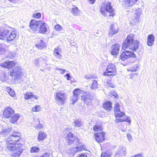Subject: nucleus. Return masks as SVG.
Masks as SVG:
<instances>
[{
    "label": "nucleus",
    "mask_w": 157,
    "mask_h": 157,
    "mask_svg": "<svg viewBox=\"0 0 157 157\" xmlns=\"http://www.w3.org/2000/svg\"><path fill=\"white\" fill-rule=\"evenodd\" d=\"M134 35L131 34L128 36L122 44V48L124 49H129L136 51L139 47V42L137 40H134Z\"/></svg>",
    "instance_id": "obj_1"
},
{
    "label": "nucleus",
    "mask_w": 157,
    "mask_h": 157,
    "mask_svg": "<svg viewBox=\"0 0 157 157\" xmlns=\"http://www.w3.org/2000/svg\"><path fill=\"white\" fill-rule=\"evenodd\" d=\"M101 13L104 16H107L106 13L108 12L110 13L109 16H113L114 13H113L114 10L111 5L110 2H103L100 8Z\"/></svg>",
    "instance_id": "obj_2"
},
{
    "label": "nucleus",
    "mask_w": 157,
    "mask_h": 157,
    "mask_svg": "<svg viewBox=\"0 0 157 157\" xmlns=\"http://www.w3.org/2000/svg\"><path fill=\"white\" fill-rule=\"evenodd\" d=\"M22 69L19 67H14L12 71H10V75L12 77L14 80L19 79L22 75Z\"/></svg>",
    "instance_id": "obj_3"
},
{
    "label": "nucleus",
    "mask_w": 157,
    "mask_h": 157,
    "mask_svg": "<svg viewBox=\"0 0 157 157\" xmlns=\"http://www.w3.org/2000/svg\"><path fill=\"white\" fill-rule=\"evenodd\" d=\"M116 71V69L115 65L110 63L107 66L106 70L103 73V75L105 76L113 75L115 74Z\"/></svg>",
    "instance_id": "obj_4"
},
{
    "label": "nucleus",
    "mask_w": 157,
    "mask_h": 157,
    "mask_svg": "<svg viewBox=\"0 0 157 157\" xmlns=\"http://www.w3.org/2000/svg\"><path fill=\"white\" fill-rule=\"evenodd\" d=\"M20 135V133L17 132H13L12 134L9 136L6 140L16 144L21 139Z\"/></svg>",
    "instance_id": "obj_5"
},
{
    "label": "nucleus",
    "mask_w": 157,
    "mask_h": 157,
    "mask_svg": "<svg viewBox=\"0 0 157 157\" xmlns=\"http://www.w3.org/2000/svg\"><path fill=\"white\" fill-rule=\"evenodd\" d=\"M70 132V128H66L63 131V133L64 134L67 133V136L65 138L67 140L68 145H70L72 144L74 140L73 134Z\"/></svg>",
    "instance_id": "obj_6"
},
{
    "label": "nucleus",
    "mask_w": 157,
    "mask_h": 157,
    "mask_svg": "<svg viewBox=\"0 0 157 157\" xmlns=\"http://www.w3.org/2000/svg\"><path fill=\"white\" fill-rule=\"evenodd\" d=\"M66 99V96L64 93L59 92L56 94L55 100L58 104H63L65 102Z\"/></svg>",
    "instance_id": "obj_7"
},
{
    "label": "nucleus",
    "mask_w": 157,
    "mask_h": 157,
    "mask_svg": "<svg viewBox=\"0 0 157 157\" xmlns=\"http://www.w3.org/2000/svg\"><path fill=\"white\" fill-rule=\"evenodd\" d=\"M40 21H37L35 20H32L29 24L30 31L33 33L38 32Z\"/></svg>",
    "instance_id": "obj_8"
},
{
    "label": "nucleus",
    "mask_w": 157,
    "mask_h": 157,
    "mask_svg": "<svg viewBox=\"0 0 157 157\" xmlns=\"http://www.w3.org/2000/svg\"><path fill=\"white\" fill-rule=\"evenodd\" d=\"M135 57V54L130 51L125 50L121 54L120 58L121 60L124 61L125 59Z\"/></svg>",
    "instance_id": "obj_9"
},
{
    "label": "nucleus",
    "mask_w": 157,
    "mask_h": 157,
    "mask_svg": "<svg viewBox=\"0 0 157 157\" xmlns=\"http://www.w3.org/2000/svg\"><path fill=\"white\" fill-rule=\"evenodd\" d=\"M142 10L140 9H138L135 10L134 16L132 17L131 22L134 24L139 23L140 22V16L142 13Z\"/></svg>",
    "instance_id": "obj_10"
},
{
    "label": "nucleus",
    "mask_w": 157,
    "mask_h": 157,
    "mask_svg": "<svg viewBox=\"0 0 157 157\" xmlns=\"http://www.w3.org/2000/svg\"><path fill=\"white\" fill-rule=\"evenodd\" d=\"M10 28L8 26H6L0 28V39L3 40L5 39L6 35L9 33V29Z\"/></svg>",
    "instance_id": "obj_11"
},
{
    "label": "nucleus",
    "mask_w": 157,
    "mask_h": 157,
    "mask_svg": "<svg viewBox=\"0 0 157 157\" xmlns=\"http://www.w3.org/2000/svg\"><path fill=\"white\" fill-rule=\"evenodd\" d=\"M14 113L13 109L10 107H8L5 109L3 115L5 118H9L11 115H13Z\"/></svg>",
    "instance_id": "obj_12"
},
{
    "label": "nucleus",
    "mask_w": 157,
    "mask_h": 157,
    "mask_svg": "<svg viewBox=\"0 0 157 157\" xmlns=\"http://www.w3.org/2000/svg\"><path fill=\"white\" fill-rule=\"evenodd\" d=\"M17 148L14 150L13 153L12 154V156L14 157H19L23 151L22 146L20 144L17 146Z\"/></svg>",
    "instance_id": "obj_13"
},
{
    "label": "nucleus",
    "mask_w": 157,
    "mask_h": 157,
    "mask_svg": "<svg viewBox=\"0 0 157 157\" xmlns=\"http://www.w3.org/2000/svg\"><path fill=\"white\" fill-rule=\"evenodd\" d=\"M105 135V133L100 132L94 134L95 138L96 141L98 143L104 141L105 138L104 136Z\"/></svg>",
    "instance_id": "obj_14"
},
{
    "label": "nucleus",
    "mask_w": 157,
    "mask_h": 157,
    "mask_svg": "<svg viewBox=\"0 0 157 157\" xmlns=\"http://www.w3.org/2000/svg\"><path fill=\"white\" fill-rule=\"evenodd\" d=\"M91 98L90 94L88 92H84L81 97L82 100L86 104H88L91 103Z\"/></svg>",
    "instance_id": "obj_15"
},
{
    "label": "nucleus",
    "mask_w": 157,
    "mask_h": 157,
    "mask_svg": "<svg viewBox=\"0 0 157 157\" xmlns=\"http://www.w3.org/2000/svg\"><path fill=\"white\" fill-rule=\"evenodd\" d=\"M47 25L45 22L40 20L39 32L42 34H44L47 31Z\"/></svg>",
    "instance_id": "obj_16"
},
{
    "label": "nucleus",
    "mask_w": 157,
    "mask_h": 157,
    "mask_svg": "<svg viewBox=\"0 0 157 157\" xmlns=\"http://www.w3.org/2000/svg\"><path fill=\"white\" fill-rule=\"evenodd\" d=\"M120 49V46L119 44L113 45L111 49V54L113 56H116L118 55Z\"/></svg>",
    "instance_id": "obj_17"
},
{
    "label": "nucleus",
    "mask_w": 157,
    "mask_h": 157,
    "mask_svg": "<svg viewBox=\"0 0 157 157\" xmlns=\"http://www.w3.org/2000/svg\"><path fill=\"white\" fill-rule=\"evenodd\" d=\"M138 0H122V4L125 7L132 6L137 2Z\"/></svg>",
    "instance_id": "obj_18"
},
{
    "label": "nucleus",
    "mask_w": 157,
    "mask_h": 157,
    "mask_svg": "<svg viewBox=\"0 0 157 157\" xmlns=\"http://www.w3.org/2000/svg\"><path fill=\"white\" fill-rule=\"evenodd\" d=\"M6 148L10 151H13L16 148H17V146L19 145V144H16L12 142H9L6 140Z\"/></svg>",
    "instance_id": "obj_19"
},
{
    "label": "nucleus",
    "mask_w": 157,
    "mask_h": 157,
    "mask_svg": "<svg viewBox=\"0 0 157 157\" xmlns=\"http://www.w3.org/2000/svg\"><path fill=\"white\" fill-rule=\"evenodd\" d=\"M17 36L16 32L15 31H11L10 32L9 30V33L6 35L5 37L6 41H10L13 40Z\"/></svg>",
    "instance_id": "obj_20"
},
{
    "label": "nucleus",
    "mask_w": 157,
    "mask_h": 157,
    "mask_svg": "<svg viewBox=\"0 0 157 157\" xmlns=\"http://www.w3.org/2000/svg\"><path fill=\"white\" fill-rule=\"evenodd\" d=\"M34 63L35 64V66L36 67H37L38 68L40 67H44V64L45 63V61L44 59L40 58L37 59H36L34 61Z\"/></svg>",
    "instance_id": "obj_21"
},
{
    "label": "nucleus",
    "mask_w": 157,
    "mask_h": 157,
    "mask_svg": "<svg viewBox=\"0 0 157 157\" xmlns=\"http://www.w3.org/2000/svg\"><path fill=\"white\" fill-rule=\"evenodd\" d=\"M15 64V62L13 61H8L1 63V66L6 68H10L13 67Z\"/></svg>",
    "instance_id": "obj_22"
},
{
    "label": "nucleus",
    "mask_w": 157,
    "mask_h": 157,
    "mask_svg": "<svg viewBox=\"0 0 157 157\" xmlns=\"http://www.w3.org/2000/svg\"><path fill=\"white\" fill-rule=\"evenodd\" d=\"M20 117V116L18 114L13 113V115H11L9 118L10 122L12 123H16Z\"/></svg>",
    "instance_id": "obj_23"
},
{
    "label": "nucleus",
    "mask_w": 157,
    "mask_h": 157,
    "mask_svg": "<svg viewBox=\"0 0 157 157\" xmlns=\"http://www.w3.org/2000/svg\"><path fill=\"white\" fill-rule=\"evenodd\" d=\"M118 30L117 27H116L115 25H112L110 27L109 35V36H113L114 34L118 33Z\"/></svg>",
    "instance_id": "obj_24"
},
{
    "label": "nucleus",
    "mask_w": 157,
    "mask_h": 157,
    "mask_svg": "<svg viewBox=\"0 0 157 157\" xmlns=\"http://www.w3.org/2000/svg\"><path fill=\"white\" fill-rule=\"evenodd\" d=\"M62 50L61 49L57 47L55 49L54 51V55L57 58L59 59H61L62 57L61 56Z\"/></svg>",
    "instance_id": "obj_25"
},
{
    "label": "nucleus",
    "mask_w": 157,
    "mask_h": 157,
    "mask_svg": "<svg viewBox=\"0 0 157 157\" xmlns=\"http://www.w3.org/2000/svg\"><path fill=\"white\" fill-rule=\"evenodd\" d=\"M155 40V37L153 34L149 35L147 38V44L149 46H151L152 45Z\"/></svg>",
    "instance_id": "obj_26"
},
{
    "label": "nucleus",
    "mask_w": 157,
    "mask_h": 157,
    "mask_svg": "<svg viewBox=\"0 0 157 157\" xmlns=\"http://www.w3.org/2000/svg\"><path fill=\"white\" fill-rule=\"evenodd\" d=\"M103 107L105 110H110L112 108V103L110 101H106L103 104Z\"/></svg>",
    "instance_id": "obj_27"
},
{
    "label": "nucleus",
    "mask_w": 157,
    "mask_h": 157,
    "mask_svg": "<svg viewBox=\"0 0 157 157\" xmlns=\"http://www.w3.org/2000/svg\"><path fill=\"white\" fill-rule=\"evenodd\" d=\"M73 126L75 127H81L83 125V123L80 119L74 120L72 123Z\"/></svg>",
    "instance_id": "obj_28"
},
{
    "label": "nucleus",
    "mask_w": 157,
    "mask_h": 157,
    "mask_svg": "<svg viewBox=\"0 0 157 157\" xmlns=\"http://www.w3.org/2000/svg\"><path fill=\"white\" fill-rule=\"evenodd\" d=\"M47 136V134L45 132L42 131H40L38 133V140H42L45 139Z\"/></svg>",
    "instance_id": "obj_29"
},
{
    "label": "nucleus",
    "mask_w": 157,
    "mask_h": 157,
    "mask_svg": "<svg viewBox=\"0 0 157 157\" xmlns=\"http://www.w3.org/2000/svg\"><path fill=\"white\" fill-rule=\"evenodd\" d=\"M25 99H32L33 98H35L37 99L38 97L37 96L33 95L31 93H28L25 94Z\"/></svg>",
    "instance_id": "obj_30"
},
{
    "label": "nucleus",
    "mask_w": 157,
    "mask_h": 157,
    "mask_svg": "<svg viewBox=\"0 0 157 157\" xmlns=\"http://www.w3.org/2000/svg\"><path fill=\"white\" fill-rule=\"evenodd\" d=\"M86 148V146L84 145H82L80 146H78L76 147H74L73 149H74V152H77L78 151H82L85 149Z\"/></svg>",
    "instance_id": "obj_31"
},
{
    "label": "nucleus",
    "mask_w": 157,
    "mask_h": 157,
    "mask_svg": "<svg viewBox=\"0 0 157 157\" xmlns=\"http://www.w3.org/2000/svg\"><path fill=\"white\" fill-rule=\"evenodd\" d=\"M98 84L96 80H94L90 86V88L92 90H95L98 88Z\"/></svg>",
    "instance_id": "obj_32"
},
{
    "label": "nucleus",
    "mask_w": 157,
    "mask_h": 157,
    "mask_svg": "<svg viewBox=\"0 0 157 157\" xmlns=\"http://www.w3.org/2000/svg\"><path fill=\"white\" fill-rule=\"evenodd\" d=\"M127 121L128 122L130 123L131 122V120H130V118L129 117H127L126 119H116L115 120V122L116 123H119L120 122H122L124 121Z\"/></svg>",
    "instance_id": "obj_33"
},
{
    "label": "nucleus",
    "mask_w": 157,
    "mask_h": 157,
    "mask_svg": "<svg viewBox=\"0 0 157 157\" xmlns=\"http://www.w3.org/2000/svg\"><path fill=\"white\" fill-rule=\"evenodd\" d=\"M71 13L75 15H78L79 13V11L77 7L73 8L72 9L71 11Z\"/></svg>",
    "instance_id": "obj_34"
},
{
    "label": "nucleus",
    "mask_w": 157,
    "mask_h": 157,
    "mask_svg": "<svg viewBox=\"0 0 157 157\" xmlns=\"http://www.w3.org/2000/svg\"><path fill=\"white\" fill-rule=\"evenodd\" d=\"M124 115L125 113L124 112H121L120 111L115 112V115L116 117H122Z\"/></svg>",
    "instance_id": "obj_35"
},
{
    "label": "nucleus",
    "mask_w": 157,
    "mask_h": 157,
    "mask_svg": "<svg viewBox=\"0 0 157 157\" xmlns=\"http://www.w3.org/2000/svg\"><path fill=\"white\" fill-rule=\"evenodd\" d=\"M82 91L79 89H76L73 92V95L76 96L78 97H79L80 96V94L81 93Z\"/></svg>",
    "instance_id": "obj_36"
},
{
    "label": "nucleus",
    "mask_w": 157,
    "mask_h": 157,
    "mask_svg": "<svg viewBox=\"0 0 157 157\" xmlns=\"http://www.w3.org/2000/svg\"><path fill=\"white\" fill-rule=\"evenodd\" d=\"M139 69V65L138 64L136 65L132 68H130L127 69V70L128 71H136L138 70Z\"/></svg>",
    "instance_id": "obj_37"
},
{
    "label": "nucleus",
    "mask_w": 157,
    "mask_h": 157,
    "mask_svg": "<svg viewBox=\"0 0 157 157\" xmlns=\"http://www.w3.org/2000/svg\"><path fill=\"white\" fill-rule=\"evenodd\" d=\"M40 151V149L37 147L33 146L31 147L30 150L31 153H38Z\"/></svg>",
    "instance_id": "obj_38"
},
{
    "label": "nucleus",
    "mask_w": 157,
    "mask_h": 157,
    "mask_svg": "<svg viewBox=\"0 0 157 157\" xmlns=\"http://www.w3.org/2000/svg\"><path fill=\"white\" fill-rule=\"evenodd\" d=\"M102 129L101 125H97L94 126L93 127V129L95 132L101 131Z\"/></svg>",
    "instance_id": "obj_39"
},
{
    "label": "nucleus",
    "mask_w": 157,
    "mask_h": 157,
    "mask_svg": "<svg viewBox=\"0 0 157 157\" xmlns=\"http://www.w3.org/2000/svg\"><path fill=\"white\" fill-rule=\"evenodd\" d=\"M36 46L38 48L41 49L44 47L45 44L43 41L41 40L39 44H36Z\"/></svg>",
    "instance_id": "obj_40"
},
{
    "label": "nucleus",
    "mask_w": 157,
    "mask_h": 157,
    "mask_svg": "<svg viewBox=\"0 0 157 157\" xmlns=\"http://www.w3.org/2000/svg\"><path fill=\"white\" fill-rule=\"evenodd\" d=\"M120 106L119 103L117 102H115L114 106L115 112L120 111Z\"/></svg>",
    "instance_id": "obj_41"
},
{
    "label": "nucleus",
    "mask_w": 157,
    "mask_h": 157,
    "mask_svg": "<svg viewBox=\"0 0 157 157\" xmlns=\"http://www.w3.org/2000/svg\"><path fill=\"white\" fill-rule=\"evenodd\" d=\"M78 97L74 95H73L70 97V100L72 101V104H73L75 102L77 101L78 98Z\"/></svg>",
    "instance_id": "obj_42"
},
{
    "label": "nucleus",
    "mask_w": 157,
    "mask_h": 157,
    "mask_svg": "<svg viewBox=\"0 0 157 157\" xmlns=\"http://www.w3.org/2000/svg\"><path fill=\"white\" fill-rule=\"evenodd\" d=\"M41 109V107L39 105H36L33 107L32 111L33 112H39Z\"/></svg>",
    "instance_id": "obj_43"
},
{
    "label": "nucleus",
    "mask_w": 157,
    "mask_h": 157,
    "mask_svg": "<svg viewBox=\"0 0 157 157\" xmlns=\"http://www.w3.org/2000/svg\"><path fill=\"white\" fill-rule=\"evenodd\" d=\"M125 148L123 147H122L120 149L119 154L124 155L125 154Z\"/></svg>",
    "instance_id": "obj_44"
},
{
    "label": "nucleus",
    "mask_w": 157,
    "mask_h": 157,
    "mask_svg": "<svg viewBox=\"0 0 157 157\" xmlns=\"http://www.w3.org/2000/svg\"><path fill=\"white\" fill-rule=\"evenodd\" d=\"M110 156V154L107 152H102L101 155V157H109Z\"/></svg>",
    "instance_id": "obj_45"
},
{
    "label": "nucleus",
    "mask_w": 157,
    "mask_h": 157,
    "mask_svg": "<svg viewBox=\"0 0 157 157\" xmlns=\"http://www.w3.org/2000/svg\"><path fill=\"white\" fill-rule=\"evenodd\" d=\"M55 29L58 31H60L63 29V28L59 25H57L55 26Z\"/></svg>",
    "instance_id": "obj_46"
},
{
    "label": "nucleus",
    "mask_w": 157,
    "mask_h": 157,
    "mask_svg": "<svg viewBox=\"0 0 157 157\" xmlns=\"http://www.w3.org/2000/svg\"><path fill=\"white\" fill-rule=\"evenodd\" d=\"M9 94L12 97H13L15 95V93L12 89H10L9 92Z\"/></svg>",
    "instance_id": "obj_47"
},
{
    "label": "nucleus",
    "mask_w": 157,
    "mask_h": 157,
    "mask_svg": "<svg viewBox=\"0 0 157 157\" xmlns=\"http://www.w3.org/2000/svg\"><path fill=\"white\" fill-rule=\"evenodd\" d=\"M50 156V154L49 153L46 152L40 157H38L36 156H34L33 157H49Z\"/></svg>",
    "instance_id": "obj_48"
},
{
    "label": "nucleus",
    "mask_w": 157,
    "mask_h": 157,
    "mask_svg": "<svg viewBox=\"0 0 157 157\" xmlns=\"http://www.w3.org/2000/svg\"><path fill=\"white\" fill-rule=\"evenodd\" d=\"M84 78L86 79L93 78L94 76L91 75H85Z\"/></svg>",
    "instance_id": "obj_49"
},
{
    "label": "nucleus",
    "mask_w": 157,
    "mask_h": 157,
    "mask_svg": "<svg viewBox=\"0 0 157 157\" xmlns=\"http://www.w3.org/2000/svg\"><path fill=\"white\" fill-rule=\"evenodd\" d=\"M33 16L35 18H40L41 17V14L40 13H37L34 14Z\"/></svg>",
    "instance_id": "obj_50"
},
{
    "label": "nucleus",
    "mask_w": 157,
    "mask_h": 157,
    "mask_svg": "<svg viewBox=\"0 0 157 157\" xmlns=\"http://www.w3.org/2000/svg\"><path fill=\"white\" fill-rule=\"evenodd\" d=\"M9 131L6 129H4L1 132V134L3 135H6L9 132Z\"/></svg>",
    "instance_id": "obj_51"
},
{
    "label": "nucleus",
    "mask_w": 157,
    "mask_h": 157,
    "mask_svg": "<svg viewBox=\"0 0 157 157\" xmlns=\"http://www.w3.org/2000/svg\"><path fill=\"white\" fill-rule=\"evenodd\" d=\"M138 75V74L137 73H132L130 75V79H133L134 76L135 75Z\"/></svg>",
    "instance_id": "obj_52"
},
{
    "label": "nucleus",
    "mask_w": 157,
    "mask_h": 157,
    "mask_svg": "<svg viewBox=\"0 0 157 157\" xmlns=\"http://www.w3.org/2000/svg\"><path fill=\"white\" fill-rule=\"evenodd\" d=\"M38 122L39 124H38L37 126H36V128H38V129H41L43 128V126L41 124H40V121L39 120H38Z\"/></svg>",
    "instance_id": "obj_53"
},
{
    "label": "nucleus",
    "mask_w": 157,
    "mask_h": 157,
    "mask_svg": "<svg viewBox=\"0 0 157 157\" xmlns=\"http://www.w3.org/2000/svg\"><path fill=\"white\" fill-rule=\"evenodd\" d=\"M56 69L59 71H61L60 72V73L62 74H64L66 71L64 69H60L59 68H57Z\"/></svg>",
    "instance_id": "obj_54"
},
{
    "label": "nucleus",
    "mask_w": 157,
    "mask_h": 157,
    "mask_svg": "<svg viewBox=\"0 0 157 157\" xmlns=\"http://www.w3.org/2000/svg\"><path fill=\"white\" fill-rule=\"evenodd\" d=\"M132 157H143V156L141 154H138L134 156H132Z\"/></svg>",
    "instance_id": "obj_55"
},
{
    "label": "nucleus",
    "mask_w": 157,
    "mask_h": 157,
    "mask_svg": "<svg viewBox=\"0 0 157 157\" xmlns=\"http://www.w3.org/2000/svg\"><path fill=\"white\" fill-rule=\"evenodd\" d=\"M127 137L128 139L129 140H131L132 139V136L130 134H127Z\"/></svg>",
    "instance_id": "obj_56"
},
{
    "label": "nucleus",
    "mask_w": 157,
    "mask_h": 157,
    "mask_svg": "<svg viewBox=\"0 0 157 157\" xmlns=\"http://www.w3.org/2000/svg\"><path fill=\"white\" fill-rule=\"evenodd\" d=\"M65 76H66L67 77V80H70V78H71L70 75L69 74H67Z\"/></svg>",
    "instance_id": "obj_57"
},
{
    "label": "nucleus",
    "mask_w": 157,
    "mask_h": 157,
    "mask_svg": "<svg viewBox=\"0 0 157 157\" xmlns=\"http://www.w3.org/2000/svg\"><path fill=\"white\" fill-rule=\"evenodd\" d=\"M96 0H88L89 2L91 4H93Z\"/></svg>",
    "instance_id": "obj_58"
},
{
    "label": "nucleus",
    "mask_w": 157,
    "mask_h": 157,
    "mask_svg": "<svg viewBox=\"0 0 157 157\" xmlns=\"http://www.w3.org/2000/svg\"><path fill=\"white\" fill-rule=\"evenodd\" d=\"M3 76H4V79L5 80H6L7 79L8 77L7 76V75L6 73H4Z\"/></svg>",
    "instance_id": "obj_59"
},
{
    "label": "nucleus",
    "mask_w": 157,
    "mask_h": 157,
    "mask_svg": "<svg viewBox=\"0 0 157 157\" xmlns=\"http://www.w3.org/2000/svg\"><path fill=\"white\" fill-rule=\"evenodd\" d=\"M78 157H87V156L85 154H81L79 155Z\"/></svg>",
    "instance_id": "obj_60"
},
{
    "label": "nucleus",
    "mask_w": 157,
    "mask_h": 157,
    "mask_svg": "<svg viewBox=\"0 0 157 157\" xmlns=\"http://www.w3.org/2000/svg\"><path fill=\"white\" fill-rule=\"evenodd\" d=\"M9 1L12 2L13 3L16 0H8Z\"/></svg>",
    "instance_id": "obj_61"
},
{
    "label": "nucleus",
    "mask_w": 157,
    "mask_h": 157,
    "mask_svg": "<svg viewBox=\"0 0 157 157\" xmlns=\"http://www.w3.org/2000/svg\"><path fill=\"white\" fill-rule=\"evenodd\" d=\"M113 95H114V96H115V97H116L117 94H114Z\"/></svg>",
    "instance_id": "obj_62"
},
{
    "label": "nucleus",
    "mask_w": 157,
    "mask_h": 157,
    "mask_svg": "<svg viewBox=\"0 0 157 157\" xmlns=\"http://www.w3.org/2000/svg\"><path fill=\"white\" fill-rule=\"evenodd\" d=\"M15 56V54L12 55V57H14Z\"/></svg>",
    "instance_id": "obj_63"
},
{
    "label": "nucleus",
    "mask_w": 157,
    "mask_h": 157,
    "mask_svg": "<svg viewBox=\"0 0 157 157\" xmlns=\"http://www.w3.org/2000/svg\"><path fill=\"white\" fill-rule=\"evenodd\" d=\"M40 70L42 71H44V70H41V69H40Z\"/></svg>",
    "instance_id": "obj_64"
}]
</instances>
